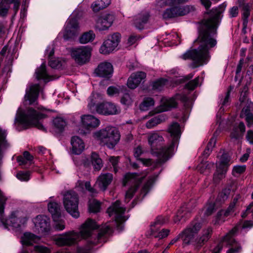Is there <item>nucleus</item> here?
<instances>
[{
  "label": "nucleus",
  "instance_id": "f257e3e1",
  "mask_svg": "<svg viewBox=\"0 0 253 253\" xmlns=\"http://www.w3.org/2000/svg\"><path fill=\"white\" fill-rule=\"evenodd\" d=\"M225 5L222 4L218 7L212 8L205 16L199 27V36L194 43L199 46L197 49L187 50L181 56L184 60L193 61L190 66L195 68L206 64L210 58L209 51L217 43L213 36L216 34V28L224 11Z\"/></svg>",
  "mask_w": 253,
  "mask_h": 253
},
{
  "label": "nucleus",
  "instance_id": "f03ea898",
  "mask_svg": "<svg viewBox=\"0 0 253 253\" xmlns=\"http://www.w3.org/2000/svg\"><path fill=\"white\" fill-rule=\"evenodd\" d=\"M98 227L94 220L88 218L81 225L80 232H67L57 238L55 240V244L59 246H70L82 239H86L87 245L85 247L78 248L77 253H90L92 246L99 242L101 237L111 231L109 225H105L101 228L100 232L96 235L93 234V231Z\"/></svg>",
  "mask_w": 253,
  "mask_h": 253
},
{
  "label": "nucleus",
  "instance_id": "7ed1b4c3",
  "mask_svg": "<svg viewBox=\"0 0 253 253\" xmlns=\"http://www.w3.org/2000/svg\"><path fill=\"white\" fill-rule=\"evenodd\" d=\"M169 132L172 137L171 144L168 147H163L160 150L155 148L164 140L163 136L157 132L149 134L148 142L151 147L152 153L158 158L157 163L162 164L169 159L173 153L174 148L177 146L180 136V126L178 123H172L169 128Z\"/></svg>",
  "mask_w": 253,
  "mask_h": 253
},
{
  "label": "nucleus",
  "instance_id": "20e7f679",
  "mask_svg": "<svg viewBox=\"0 0 253 253\" xmlns=\"http://www.w3.org/2000/svg\"><path fill=\"white\" fill-rule=\"evenodd\" d=\"M201 227L200 222L193 221L180 233L183 246L192 244L199 249L208 242L211 237L212 229L208 227L204 229L201 234L197 237Z\"/></svg>",
  "mask_w": 253,
  "mask_h": 253
},
{
  "label": "nucleus",
  "instance_id": "39448f33",
  "mask_svg": "<svg viewBox=\"0 0 253 253\" xmlns=\"http://www.w3.org/2000/svg\"><path fill=\"white\" fill-rule=\"evenodd\" d=\"M45 117V115L32 108H29L26 111L19 108L14 119V124L18 123L26 126H33L43 131L46 128L41 124L40 120Z\"/></svg>",
  "mask_w": 253,
  "mask_h": 253
},
{
  "label": "nucleus",
  "instance_id": "423d86ee",
  "mask_svg": "<svg viewBox=\"0 0 253 253\" xmlns=\"http://www.w3.org/2000/svg\"><path fill=\"white\" fill-rule=\"evenodd\" d=\"M94 137L103 145L109 148H113L120 139V134L117 128L108 126L104 128L96 131Z\"/></svg>",
  "mask_w": 253,
  "mask_h": 253
},
{
  "label": "nucleus",
  "instance_id": "0eeeda50",
  "mask_svg": "<svg viewBox=\"0 0 253 253\" xmlns=\"http://www.w3.org/2000/svg\"><path fill=\"white\" fill-rule=\"evenodd\" d=\"M238 230V226L234 227L225 236L222 238L221 242L213 249V253H220L223 247L224 243L232 247L227 251V253H239L242 250L240 245L234 239Z\"/></svg>",
  "mask_w": 253,
  "mask_h": 253
},
{
  "label": "nucleus",
  "instance_id": "6e6552de",
  "mask_svg": "<svg viewBox=\"0 0 253 253\" xmlns=\"http://www.w3.org/2000/svg\"><path fill=\"white\" fill-rule=\"evenodd\" d=\"M63 203L67 211L73 217L78 218L80 216L78 211L79 198L76 192L68 191L64 196Z\"/></svg>",
  "mask_w": 253,
  "mask_h": 253
},
{
  "label": "nucleus",
  "instance_id": "1a4fd4ad",
  "mask_svg": "<svg viewBox=\"0 0 253 253\" xmlns=\"http://www.w3.org/2000/svg\"><path fill=\"white\" fill-rule=\"evenodd\" d=\"M125 208L121 206L119 201H116L107 210V212L110 216H113L117 223L118 230H122L124 228L123 223L126 220L124 215Z\"/></svg>",
  "mask_w": 253,
  "mask_h": 253
},
{
  "label": "nucleus",
  "instance_id": "9d476101",
  "mask_svg": "<svg viewBox=\"0 0 253 253\" xmlns=\"http://www.w3.org/2000/svg\"><path fill=\"white\" fill-rule=\"evenodd\" d=\"M180 100L184 103V105L189 107V99L187 96L184 94H176L174 97L167 99L163 98L162 99L161 104L157 109V112L160 113L162 112L167 111L172 108H175L177 106V100Z\"/></svg>",
  "mask_w": 253,
  "mask_h": 253
},
{
  "label": "nucleus",
  "instance_id": "9b49d317",
  "mask_svg": "<svg viewBox=\"0 0 253 253\" xmlns=\"http://www.w3.org/2000/svg\"><path fill=\"white\" fill-rule=\"evenodd\" d=\"M141 180L135 173H128L126 174L123 181L124 186H126L129 184L133 185L126 192L125 196L126 202L128 203L132 198Z\"/></svg>",
  "mask_w": 253,
  "mask_h": 253
},
{
  "label": "nucleus",
  "instance_id": "f8f14e48",
  "mask_svg": "<svg viewBox=\"0 0 253 253\" xmlns=\"http://www.w3.org/2000/svg\"><path fill=\"white\" fill-rule=\"evenodd\" d=\"M91 48L89 46H82L73 49L71 56L76 63L83 65L88 62L91 56Z\"/></svg>",
  "mask_w": 253,
  "mask_h": 253
},
{
  "label": "nucleus",
  "instance_id": "ddd939ff",
  "mask_svg": "<svg viewBox=\"0 0 253 253\" xmlns=\"http://www.w3.org/2000/svg\"><path fill=\"white\" fill-rule=\"evenodd\" d=\"M195 10V7L190 5L185 6H176L167 8L163 13L165 19L171 18L175 17L183 16Z\"/></svg>",
  "mask_w": 253,
  "mask_h": 253
},
{
  "label": "nucleus",
  "instance_id": "4468645a",
  "mask_svg": "<svg viewBox=\"0 0 253 253\" xmlns=\"http://www.w3.org/2000/svg\"><path fill=\"white\" fill-rule=\"evenodd\" d=\"M121 35L118 33L108 36L101 46L99 51L103 54H108L113 51L120 42Z\"/></svg>",
  "mask_w": 253,
  "mask_h": 253
},
{
  "label": "nucleus",
  "instance_id": "2eb2a0df",
  "mask_svg": "<svg viewBox=\"0 0 253 253\" xmlns=\"http://www.w3.org/2000/svg\"><path fill=\"white\" fill-rule=\"evenodd\" d=\"M119 107L111 102H103L97 104L95 113L105 116L114 115L120 113Z\"/></svg>",
  "mask_w": 253,
  "mask_h": 253
},
{
  "label": "nucleus",
  "instance_id": "dca6fc26",
  "mask_svg": "<svg viewBox=\"0 0 253 253\" xmlns=\"http://www.w3.org/2000/svg\"><path fill=\"white\" fill-rule=\"evenodd\" d=\"M79 25L78 20L71 17L69 18L65 27L63 38L66 41L73 39L79 33Z\"/></svg>",
  "mask_w": 253,
  "mask_h": 253
},
{
  "label": "nucleus",
  "instance_id": "f3484780",
  "mask_svg": "<svg viewBox=\"0 0 253 253\" xmlns=\"http://www.w3.org/2000/svg\"><path fill=\"white\" fill-rule=\"evenodd\" d=\"M114 20V17L111 14L101 15L95 19L94 28L100 32L107 30L112 26Z\"/></svg>",
  "mask_w": 253,
  "mask_h": 253
},
{
  "label": "nucleus",
  "instance_id": "a211bd4d",
  "mask_svg": "<svg viewBox=\"0 0 253 253\" xmlns=\"http://www.w3.org/2000/svg\"><path fill=\"white\" fill-rule=\"evenodd\" d=\"M35 231L39 233L48 232L50 228V219L46 215H39L34 220Z\"/></svg>",
  "mask_w": 253,
  "mask_h": 253
},
{
  "label": "nucleus",
  "instance_id": "6ab92c4d",
  "mask_svg": "<svg viewBox=\"0 0 253 253\" xmlns=\"http://www.w3.org/2000/svg\"><path fill=\"white\" fill-rule=\"evenodd\" d=\"M230 161V158L227 154L222 155L220 164L217 168V171L213 175L214 179H220L224 177L229 165Z\"/></svg>",
  "mask_w": 253,
  "mask_h": 253
},
{
  "label": "nucleus",
  "instance_id": "aec40b11",
  "mask_svg": "<svg viewBox=\"0 0 253 253\" xmlns=\"http://www.w3.org/2000/svg\"><path fill=\"white\" fill-rule=\"evenodd\" d=\"M9 220L13 227L19 228L26 223L27 218L26 214L24 212L16 211L11 213Z\"/></svg>",
  "mask_w": 253,
  "mask_h": 253
},
{
  "label": "nucleus",
  "instance_id": "412c9836",
  "mask_svg": "<svg viewBox=\"0 0 253 253\" xmlns=\"http://www.w3.org/2000/svg\"><path fill=\"white\" fill-rule=\"evenodd\" d=\"M113 68L112 64L107 62H104L99 64L95 70L94 73L97 76L110 78L113 73Z\"/></svg>",
  "mask_w": 253,
  "mask_h": 253
},
{
  "label": "nucleus",
  "instance_id": "4be33fe9",
  "mask_svg": "<svg viewBox=\"0 0 253 253\" xmlns=\"http://www.w3.org/2000/svg\"><path fill=\"white\" fill-rule=\"evenodd\" d=\"M40 91L39 84H32L27 88L24 98L25 101H28L29 104L31 105L36 102L38 99Z\"/></svg>",
  "mask_w": 253,
  "mask_h": 253
},
{
  "label": "nucleus",
  "instance_id": "5701e85b",
  "mask_svg": "<svg viewBox=\"0 0 253 253\" xmlns=\"http://www.w3.org/2000/svg\"><path fill=\"white\" fill-rule=\"evenodd\" d=\"M146 77V74L142 71L132 73L127 80V86L130 89L135 88Z\"/></svg>",
  "mask_w": 253,
  "mask_h": 253
},
{
  "label": "nucleus",
  "instance_id": "b1692460",
  "mask_svg": "<svg viewBox=\"0 0 253 253\" xmlns=\"http://www.w3.org/2000/svg\"><path fill=\"white\" fill-rule=\"evenodd\" d=\"M9 3H13V10L15 14L18 10L20 1V0H0V16H5L9 8Z\"/></svg>",
  "mask_w": 253,
  "mask_h": 253
},
{
  "label": "nucleus",
  "instance_id": "393cba45",
  "mask_svg": "<svg viewBox=\"0 0 253 253\" xmlns=\"http://www.w3.org/2000/svg\"><path fill=\"white\" fill-rule=\"evenodd\" d=\"M82 123L87 129H92L97 127L100 121L94 116L90 115H84L81 116Z\"/></svg>",
  "mask_w": 253,
  "mask_h": 253
},
{
  "label": "nucleus",
  "instance_id": "a878e982",
  "mask_svg": "<svg viewBox=\"0 0 253 253\" xmlns=\"http://www.w3.org/2000/svg\"><path fill=\"white\" fill-rule=\"evenodd\" d=\"M71 144L72 152L75 155H80L84 149L83 141L78 136H74L71 138Z\"/></svg>",
  "mask_w": 253,
  "mask_h": 253
},
{
  "label": "nucleus",
  "instance_id": "bb28decb",
  "mask_svg": "<svg viewBox=\"0 0 253 253\" xmlns=\"http://www.w3.org/2000/svg\"><path fill=\"white\" fill-rule=\"evenodd\" d=\"M149 15L147 12H141L135 16L133 19V25L136 28L142 30L148 22Z\"/></svg>",
  "mask_w": 253,
  "mask_h": 253
},
{
  "label": "nucleus",
  "instance_id": "cd10ccee",
  "mask_svg": "<svg viewBox=\"0 0 253 253\" xmlns=\"http://www.w3.org/2000/svg\"><path fill=\"white\" fill-rule=\"evenodd\" d=\"M113 180V174L110 173L101 174L98 178L97 184L99 187L105 191Z\"/></svg>",
  "mask_w": 253,
  "mask_h": 253
},
{
  "label": "nucleus",
  "instance_id": "c85d7f7f",
  "mask_svg": "<svg viewBox=\"0 0 253 253\" xmlns=\"http://www.w3.org/2000/svg\"><path fill=\"white\" fill-rule=\"evenodd\" d=\"M35 74L38 80L42 79L45 82H48L53 80L52 77L47 73L44 63H42L39 68L37 69Z\"/></svg>",
  "mask_w": 253,
  "mask_h": 253
},
{
  "label": "nucleus",
  "instance_id": "c756f323",
  "mask_svg": "<svg viewBox=\"0 0 253 253\" xmlns=\"http://www.w3.org/2000/svg\"><path fill=\"white\" fill-rule=\"evenodd\" d=\"M253 105V103L250 102H248V105L242 109L241 113V117L245 118L248 124V127L251 126V120L253 118V114L251 113L250 108Z\"/></svg>",
  "mask_w": 253,
  "mask_h": 253
},
{
  "label": "nucleus",
  "instance_id": "7c9ffc66",
  "mask_svg": "<svg viewBox=\"0 0 253 253\" xmlns=\"http://www.w3.org/2000/svg\"><path fill=\"white\" fill-rule=\"evenodd\" d=\"M60 206L55 202H50L48 204V211L52 214L54 221H56V218H59L61 215Z\"/></svg>",
  "mask_w": 253,
  "mask_h": 253
},
{
  "label": "nucleus",
  "instance_id": "2f4dec72",
  "mask_svg": "<svg viewBox=\"0 0 253 253\" xmlns=\"http://www.w3.org/2000/svg\"><path fill=\"white\" fill-rule=\"evenodd\" d=\"M39 239L38 236L31 233L26 232L21 238V242L23 244L29 246L36 243Z\"/></svg>",
  "mask_w": 253,
  "mask_h": 253
},
{
  "label": "nucleus",
  "instance_id": "473e14b6",
  "mask_svg": "<svg viewBox=\"0 0 253 253\" xmlns=\"http://www.w3.org/2000/svg\"><path fill=\"white\" fill-rule=\"evenodd\" d=\"M245 125L243 122H240L238 127H234L231 133V137L236 139L241 138L245 132Z\"/></svg>",
  "mask_w": 253,
  "mask_h": 253
},
{
  "label": "nucleus",
  "instance_id": "72a5a7b5",
  "mask_svg": "<svg viewBox=\"0 0 253 253\" xmlns=\"http://www.w3.org/2000/svg\"><path fill=\"white\" fill-rule=\"evenodd\" d=\"M100 95L98 93H92V94L88 98V109L90 112L92 113H95V110L97 108L96 103L99 98Z\"/></svg>",
  "mask_w": 253,
  "mask_h": 253
},
{
  "label": "nucleus",
  "instance_id": "f704fd0d",
  "mask_svg": "<svg viewBox=\"0 0 253 253\" xmlns=\"http://www.w3.org/2000/svg\"><path fill=\"white\" fill-rule=\"evenodd\" d=\"M91 161L95 170H99L102 167V161L96 153L92 152L91 153Z\"/></svg>",
  "mask_w": 253,
  "mask_h": 253
},
{
  "label": "nucleus",
  "instance_id": "c9c22d12",
  "mask_svg": "<svg viewBox=\"0 0 253 253\" xmlns=\"http://www.w3.org/2000/svg\"><path fill=\"white\" fill-rule=\"evenodd\" d=\"M95 37V34L90 30L82 34L79 38V42L82 44H85L93 41Z\"/></svg>",
  "mask_w": 253,
  "mask_h": 253
},
{
  "label": "nucleus",
  "instance_id": "e433bc0d",
  "mask_svg": "<svg viewBox=\"0 0 253 253\" xmlns=\"http://www.w3.org/2000/svg\"><path fill=\"white\" fill-rule=\"evenodd\" d=\"M158 228H154V227L151 226L150 235L153 236L155 238H158L159 239H163L167 237L169 232V230L168 229H163L162 231L158 232Z\"/></svg>",
  "mask_w": 253,
  "mask_h": 253
},
{
  "label": "nucleus",
  "instance_id": "4c0bfd02",
  "mask_svg": "<svg viewBox=\"0 0 253 253\" xmlns=\"http://www.w3.org/2000/svg\"><path fill=\"white\" fill-rule=\"evenodd\" d=\"M165 120V117L162 115H159L149 120L146 124L148 128H151Z\"/></svg>",
  "mask_w": 253,
  "mask_h": 253
},
{
  "label": "nucleus",
  "instance_id": "58836bf2",
  "mask_svg": "<svg viewBox=\"0 0 253 253\" xmlns=\"http://www.w3.org/2000/svg\"><path fill=\"white\" fill-rule=\"evenodd\" d=\"M53 124L56 131L59 133L62 132L66 126L65 120L59 117L55 118L53 121Z\"/></svg>",
  "mask_w": 253,
  "mask_h": 253
},
{
  "label": "nucleus",
  "instance_id": "ea45409f",
  "mask_svg": "<svg viewBox=\"0 0 253 253\" xmlns=\"http://www.w3.org/2000/svg\"><path fill=\"white\" fill-rule=\"evenodd\" d=\"M154 104L155 101L153 98L151 97H145L140 105V109L142 111L148 110L151 107L153 106Z\"/></svg>",
  "mask_w": 253,
  "mask_h": 253
},
{
  "label": "nucleus",
  "instance_id": "a19ab883",
  "mask_svg": "<svg viewBox=\"0 0 253 253\" xmlns=\"http://www.w3.org/2000/svg\"><path fill=\"white\" fill-rule=\"evenodd\" d=\"M187 208L184 207H182V208H181L178 211L177 215L174 219V222L175 223H177L180 221L182 220L185 221L187 217L186 214H187Z\"/></svg>",
  "mask_w": 253,
  "mask_h": 253
},
{
  "label": "nucleus",
  "instance_id": "79ce46f5",
  "mask_svg": "<svg viewBox=\"0 0 253 253\" xmlns=\"http://www.w3.org/2000/svg\"><path fill=\"white\" fill-rule=\"evenodd\" d=\"M167 82V80L161 78L153 83L152 88L153 89L161 90L163 88Z\"/></svg>",
  "mask_w": 253,
  "mask_h": 253
},
{
  "label": "nucleus",
  "instance_id": "37998d69",
  "mask_svg": "<svg viewBox=\"0 0 253 253\" xmlns=\"http://www.w3.org/2000/svg\"><path fill=\"white\" fill-rule=\"evenodd\" d=\"M7 200L6 198L3 195L2 192L0 190V221L3 222V211L4 205Z\"/></svg>",
  "mask_w": 253,
  "mask_h": 253
},
{
  "label": "nucleus",
  "instance_id": "c03bdc74",
  "mask_svg": "<svg viewBox=\"0 0 253 253\" xmlns=\"http://www.w3.org/2000/svg\"><path fill=\"white\" fill-rule=\"evenodd\" d=\"M89 210L91 212H97L100 210V203L96 200H93L89 204Z\"/></svg>",
  "mask_w": 253,
  "mask_h": 253
},
{
  "label": "nucleus",
  "instance_id": "a18cd8bd",
  "mask_svg": "<svg viewBox=\"0 0 253 253\" xmlns=\"http://www.w3.org/2000/svg\"><path fill=\"white\" fill-rule=\"evenodd\" d=\"M121 102L125 105L129 106L132 104V99L128 93H125L121 99Z\"/></svg>",
  "mask_w": 253,
  "mask_h": 253
},
{
  "label": "nucleus",
  "instance_id": "49530a36",
  "mask_svg": "<svg viewBox=\"0 0 253 253\" xmlns=\"http://www.w3.org/2000/svg\"><path fill=\"white\" fill-rule=\"evenodd\" d=\"M154 182V180L151 178L144 184L141 190V194H143V197H144L149 192L150 187Z\"/></svg>",
  "mask_w": 253,
  "mask_h": 253
},
{
  "label": "nucleus",
  "instance_id": "de8ad7c7",
  "mask_svg": "<svg viewBox=\"0 0 253 253\" xmlns=\"http://www.w3.org/2000/svg\"><path fill=\"white\" fill-rule=\"evenodd\" d=\"M102 1L97 0L93 2L91 4V8L93 11L98 12L99 10L105 8V5L102 4Z\"/></svg>",
  "mask_w": 253,
  "mask_h": 253
},
{
  "label": "nucleus",
  "instance_id": "09e8293b",
  "mask_svg": "<svg viewBox=\"0 0 253 253\" xmlns=\"http://www.w3.org/2000/svg\"><path fill=\"white\" fill-rule=\"evenodd\" d=\"M243 20H244V25L247 24L248 23V18L250 15V7L248 4H244L243 6Z\"/></svg>",
  "mask_w": 253,
  "mask_h": 253
},
{
  "label": "nucleus",
  "instance_id": "8fccbe9b",
  "mask_svg": "<svg viewBox=\"0 0 253 253\" xmlns=\"http://www.w3.org/2000/svg\"><path fill=\"white\" fill-rule=\"evenodd\" d=\"M17 178L21 181H28L30 178L29 171H19L16 174Z\"/></svg>",
  "mask_w": 253,
  "mask_h": 253
},
{
  "label": "nucleus",
  "instance_id": "3c124183",
  "mask_svg": "<svg viewBox=\"0 0 253 253\" xmlns=\"http://www.w3.org/2000/svg\"><path fill=\"white\" fill-rule=\"evenodd\" d=\"M246 169V167L245 165L236 166L233 169L232 174L236 176V174H241L245 171Z\"/></svg>",
  "mask_w": 253,
  "mask_h": 253
},
{
  "label": "nucleus",
  "instance_id": "603ef678",
  "mask_svg": "<svg viewBox=\"0 0 253 253\" xmlns=\"http://www.w3.org/2000/svg\"><path fill=\"white\" fill-rule=\"evenodd\" d=\"M48 64L52 68H58L61 66V63L59 60L54 58H51L49 60Z\"/></svg>",
  "mask_w": 253,
  "mask_h": 253
},
{
  "label": "nucleus",
  "instance_id": "864d4df0",
  "mask_svg": "<svg viewBox=\"0 0 253 253\" xmlns=\"http://www.w3.org/2000/svg\"><path fill=\"white\" fill-rule=\"evenodd\" d=\"M107 93L110 96L116 95L119 94L120 89L117 87L111 86L107 88Z\"/></svg>",
  "mask_w": 253,
  "mask_h": 253
},
{
  "label": "nucleus",
  "instance_id": "5fc2aeb1",
  "mask_svg": "<svg viewBox=\"0 0 253 253\" xmlns=\"http://www.w3.org/2000/svg\"><path fill=\"white\" fill-rule=\"evenodd\" d=\"M199 77L190 81L186 84V87L190 90H193L199 84Z\"/></svg>",
  "mask_w": 253,
  "mask_h": 253
},
{
  "label": "nucleus",
  "instance_id": "6e6d98bb",
  "mask_svg": "<svg viewBox=\"0 0 253 253\" xmlns=\"http://www.w3.org/2000/svg\"><path fill=\"white\" fill-rule=\"evenodd\" d=\"M165 222V218L163 216H160L157 217L153 224L151 225V226L154 227V228H158L159 227V226L164 224Z\"/></svg>",
  "mask_w": 253,
  "mask_h": 253
},
{
  "label": "nucleus",
  "instance_id": "4d7b16f0",
  "mask_svg": "<svg viewBox=\"0 0 253 253\" xmlns=\"http://www.w3.org/2000/svg\"><path fill=\"white\" fill-rule=\"evenodd\" d=\"M54 227L58 230H62L65 228L64 222L62 220H59V218H56L54 221Z\"/></svg>",
  "mask_w": 253,
  "mask_h": 253
},
{
  "label": "nucleus",
  "instance_id": "13d9d810",
  "mask_svg": "<svg viewBox=\"0 0 253 253\" xmlns=\"http://www.w3.org/2000/svg\"><path fill=\"white\" fill-rule=\"evenodd\" d=\"M84 186L85 187V189L91 193L92 196H94L97 193L96 190L91 187L90 182H85Z\"/></svg>",
  "mask_w": 253,
  "mask_h": 253
},
{
  "label": "nucleus",
  "instance_id": "bf43d9fd",
  "mask_svg": "<svg viewBox=\"0 0 253 253\" xmlns=\"http://www.w3.org/2000/svg\"><path fill=\"white\" fill-rule=\"evenodd\" d=\"M119 157H115L114 156L110 157L109 158V162L112 164L114 167V171L116 172L117 171V169L116 166L118 163Z\"/></svg>",
  "mask_w": 253,
  "mask_h": 253
},
{
  "label": "nucleus",
  "instance_id": "052dcab7",
  "mask_svg": "<svg viewBox=\"0 0 253 253\" xmlns=\"http://www.w3.org/2000/svg\"><path fill=\"white\" fill-rule=\"evenodd\" d=\"M230 17H235L238 15L239 10L238 6H234L230 8L229 11Z\"/></svg>",
  "mask_w": 253,
  "mask_h": 253
},
{
  "label": "nucleus",
  "instance_id": "680f3d73",
  "mask_svg": "<svg viewBox=\"0 0 253 253\" xmlns=\"http://www.w3.org/2000/svg\"><path fill=\"white\" fill-rule=\"evenodd\" d=\"M189 0H167V2H168L169 5H174L186 2Z\"/></svg>",
  "mask_w": 253,
  "mask_h": 253
},
{
  "label": "nucleus",
  "instance_id": "e2e57ef3",
  "mask_svg": "<svg viewBox=\"0 0 253 253\" xmlns=\"http://www.w3.org/2000/svg\"><path fill=\"white\" fill-rule=\"evenodd\" d=\"M232 89V88L231 86L230 87V89L228 90L227 92L226 93V95L224 98V100L222 103V106H225L227 105L230 99V94L231 90Z\"/></svg>",
  "mask_w": 253,
  "mask_h": 253
},
{
  "label": "nucleus",
  "instance_id": "0e129e2a",
  "mask_svg": "<svg viewBox=\"0 0 253 253\" xmlns=\"http://www.w3.org/2000/svg\"><path fill=\"white\" fill-rule=\"evenodd\" d=\"M216 141V138L215 137L213 136L211 138L210 141L209 142L207 147H209L210 149H211V150L212 148L214 147L215 145Z\"/></svg>",
  "mask_w": 253,
  "mask_h": 253
},
{
  "label": "nucleus",
  "instance_id": "69168bd1",
  "mask_svg": "<svg viewBox=\"0 0 253 253\" xmlns=\"http://www.w3.org/2000/svg\"><path fill=\"white\" fill-rule=\"evenodd\" d=\"M246 138L250 143L253 144V131L250 130L247 132Z\"/></svg>",
  "mask_w": 253,
  "mask_h": 253
},
{
  "label": "nucleus",
  "instance_id": "338daca9",
  "mask_svg": "<svg viewBox=\"0 0 253 253\" xmlns=\"http://www.w3.org/2000/svg\"><path fill=\"white\" fill-rule=\"evenodd\" d=\"M156 4L157 6L160 7L169 5L167 0H156Z\"/></svg>",
  "mask_w": 253,
  "mask_h": 253
},
{
  "label": "nucleus",
  "instance_id": "774afa93",
  "mask_svg": "<svg viewBox=\"0 0 253 253\" xmlns=\"http://www.w3.org/2000/svg\"><path fill=\"white\" fill-rule=\"evenodd\" d=\"M142 153L143 151L141 146H138L134 149V155L135 157H138Z\"/></svg>",
  "mask_w": 253,
  "mask_h": 253
}]
</instances>
